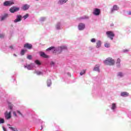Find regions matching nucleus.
Instances as JSON below:
<instances>
[{"instance_id": "51", "label": "nucleus", "mask_w": 131, "mask_h": 131, "mask_svg": "<svg viewBox=\"0 0 131 131\" xmlns=\"http://www.w3.org/2000/svg\"><path fill=\"white\" fill-rule=\"evenodd\" d=\"M35 1H36V2H38V1H39V0H35Z\"/></svg>"}, {"instance_id": "9", "label": "nucleus", "mask_w": 131, "mask_h": 131, "mask_svg": "<svg viewBox=\"0 0 131 131\" xmlns=\"http://www.w3.org/2000/svg\"><path fill=\"white\" fill-rule=\"evenodd\" d=\"M119 10V7L117 5H114L113 8L111 9L110 13L111 14H113L115 11H118Z\"/></svg>"}, {"instance_id": "18", "label": "nucleus", "mask_w": 131, "mask_h": 131, "mask_svg": "<svg viewBox=\"0 0 131 131\" xmlns=\"http://www.w3.org/2000/svg\"><path fill=\"white\" fill-rule=\"evenodd\" d=\"M120 96L121 97H128L129 96V94L126 92H123L121 93Z\"/></svg>"}, {"instance_id": "8", "label": "nucleus", "mask_w": 131, "mask_h": 131, "mask_svg": "<svg viewBox=\"0 0 131 131\" xmlns=\"http://www.w3.org/2000/svg\"><path fill=\"white\" fill-rule=\"evenodd\" d=\"M24 67L25 68H27L28 70H31L33 69V68L34 67V64L33 63H31L30 64H28L27 63L26 64V65L24 66Z\"/></svg>"}, {"instance_id": "35", "label": "nucleus", "mask_w": 131, "mask_h": 131, "mask_svg": "<svg viewBox=\"0 0 131 131\" xmlns=\"http://www.w3.org/2000/svg\"><path fill=\"white\" fill-rule=\"evenodd\" d=\"M24 54H25V50L24 49H22L20 52V55H21V56H23Z\"/></svg>"}, {"instance_id": "49", "label": "nucleus", "mask_w": 131, "mask_h": 131, "mask_svg": "<svg viewBox=\"0 0 131 131\" xmlns=\"http://www.w3.org/2000/svg\"><path fill=\"white\" fill-rule=\"evenodd\" d=\"M8 126H11V125H10L9 124H7Z\"/></svg>"}, {"instance_id": "31", "label": "nucleus", "mask_w": 131, "mask_h": 131, "mask_svg": "<svg viewBox=\"0 0 131 131\" xmlns=\"http://www.w3.org/2000/svg\"><path fill=\"white\" fill-rule=\"evenodd\" d=\"M5 123V119L0 118V124Z\"/></svg>"}, {"instance_id": "47", "label": "nucleus", "mask_w": 131, "mask_h": 131, "mask_svg": "<svg viewBox=\"0 0 131 131\" xmlns=\"http://www.w3.org/2000/svg\"><path fill=\"white\" fill-rule=\"evenodd\" d=\"M128 15H131V11H129V12H128Z\"/></svg>"}, {"instance_id": "46", "label": "nucleus", "mask_w": 131, "mask_h": 131, "mask_svg": "<svg viewBox=\"0 0 131 131\" xmlns=\"http://www.w3.org/2000/svg\"><path fill=\"white\" fill-rule=\"evenodd\" d=\"M67 75H68L69 76H71V74H70V73H67Z\"/></svg>"}, {"instance_id": "39", "label": "nucleus", "mask_w": 131, "mask_h": 131, "mask_svg": "<svg viewBox=\"0 0 131 131\" xmlns=\"http://www.w3.org/2000/svg\"><path fill=\"white\" fill-rule=\"evenodd\" d=\"M27 58L28 59V60H31L32 59V56L28 55L27 57Z\"/></svg>"}, {"instance_id": "1", "label": "nucleus", "mask_w": 131, "mask_h": 131, "mask_svg": "<svg viewBox=\"0 0 131 131\" xmlns=\"http://www.w3.org/2000/svg\"><path fill=\"white\" fill-rule=\"evenodd\" d=\"M105 65H108L109 66H113L115 64V61L112 58H107L105 60L103 61Z\"/></svg>"}, {"instance_id": "36", "label": "nucleus", "mask_w": 131, "mask_h": 131, "mask_svg": "<svg viewBox=\"0 0 131 131\" xmlns=\"http://www.w3.org/2000/svg\"><path fill=\"white\" fill-rule=\"evenodd\" d=\"M17 114H18L19 115H21V116L22 117H24V116H23V114H22V113H21V112L20 111H17Z\"/></svg>"}, {"instance_id": "32", "label": "nucleus", "mask_w": 131, "mask_h": 131, "mask_svg": "<svg viewBox=\"0 0 131 131\" xmlns=\"http://www.w3.org/2000/svg\"><path fill=\"white\" fill-rule=\"evenodd\" d=\"M35 64H36L37 65H41V63H40V61L38 60H36L35 61Z\"/></svg>"}, {"instance_id": "2", "label": "nucleus", "mask_w": 131, "mask_h": 131, "mask_svg": "<svg viewBox=\"0 0 131 131\" xmlns=\"http://www.w3.org/2000/svg\"><path fill=\"white\" fill-rule=\"evenodd\" d=\"M65 50H67V46H63L57 48L54 47V53H58V54H60L62 53V51Z\"/></svg>"}, {"instance_id": "44", "label": "nucleus", "mask_w": 131, "mask_h": 131, "mask_svg": "<svg viewBox=\"0 0 131 131\" xmlns=\"http://www.w3.org/2000/svg\"><path fill=\"white\" fill-rule=\"evenodd\" d=\"M2 127L4 131H7V128H6V127H5L4 126H3Z\"/></svg>"}, {"instance_id": "6", "label": "nucleus", "mask_w": 131, "mask_h": 131, "mask_svg": "<svg viewBox=\"0 0 131 131\" xmlns=\"http://www.w3.org/2000/svg\"><path fill=\"white\" fill-rule=\"evenodd\" d=\"M78 29L80 31L84 30V29H85V24L82 23H79L78 26Z\"/></svg>"}, {"instance_id": "43", "label": "nucleus", "mask_w": 131, "mask_h": 131, "mask_svg": "<svg viewBox=\"0 0 131 131\" xmlns=\"http://www.w3.org/2000/svg\"><path fill=\"white\" fill-rule=\"evenodd\" d=\"M0 37L1 38H4V35L3 34H0Z\"/></svg>"}, {"instance_id": "4", "label": "nucleus", "mask_w": 131, "mask_h": 131, "mask_svg": "<svg viewBox=\"0 0 131 131\" xmlns=\"http://www.w3.org/2000/svg\"><path fill=\"white\" fill-rule=\"evenodd\" d=\"M14 4H15V3L11 1H6L3 3L4 7H11Z\"/></svg>"}, {"instance_id": "48", "label": "nucleus", "mask_w": 131, "mask_h": 131, "mask_svg": "<svg viewBox=\"0 0 131 131\" xmlns=\"http://www.w3.org/2000/svg\"><path fill=\"white\" fill-rule=\"evenodd\" d=\"M13 56H14V57H17V55H16L15 54H13Z\"/></svg>"}, {"instance_id": "26", "label": "nucleus", "mask_w": 131, "mask_h": 131, "mask_svg": "<svg viewBox=\"0 0 131 131\" xmlns=\"http://www.w3.org/2000/svg\"><path fill=\"white\" fill-rule=\"evenodd\" d=\"M80 19H81V20H87L88 19H89V16L84 15L80 17Z\"/></svg>"}, {"instance_id": "29", "label": "nucleus", "mask_w": 131, "mask_h": 131, "mask_svg": "<svg viewBox=\"0 0 131 131\" xmlns=\"http://www.w3.org/2000/svg\"><path fill=\"white\" fill-rule=\"evenodd\" d=\"M45 20H47V17H40V19H39V21H40V22H44V21H45Z\"/></svg>"}, {"instance_id": "37", "label": "nucleus", "mask_w": 131, "mask_h": 131, "mask_svg": "<svg viewBox=\"0 0 131 131\" xmlns=\"http://www.w3.org/2000/svg\"><path fill=\"white\" fill-rule=\"evenodd\" d=\"M41 130H42V128L45 127V122H42L41 124Z\"/></svg>"}, {"instance_id": "5", "label": "nucleus", "mask_w": 131, "mask_h": 131, "mask_svg": "<svg viewBox=\"0 0 131 131\" xmlns=\"http://www.w3.org/2000/svg\"><path fill=\"white\" fill-rule=\"evenodd\" d=\"M20 11V7H17L16 6H12L9 9V12L12 13H16V12H19Z\"/></svg>"}, {"instance_id": "34", "label": "nucleus", "mask_w": 131, "mask_h": 131, "mask_svg": "<svg viewBox=\"0 0 131 131\" xmlns=\"http://www.w3.org/2000/svg\"><path fill=\"white\" fill-rule=\"evenodd\" d=\"M9 128H10V129H11L12 131H18L17 129L16 128L15 129V128L13 127H9Z\"/></svg>"}, {"instance_id": "52", "label": "nucleus", "mask_w": 131, "mask_h": 131, "mask_svg": "<svg viewBox=\"0 0 131 131\" xmlns=\"http://www.w3.org/2000/svg\"><path fill=\"white\" fill-rule=\"evenodd\" d=\"M10 109H12V107H10Z\"/></svg>"}, {"instance_id": "38", "label": "nucleus", "mask_w": 131, "mask_h": 131, "mask_svg": "<svg viewBox=\"0 0 131 131\" xmlns=\"http://www.w3.org/2000/svg\"><path fill=\"white\" fill-rule=\"evenodd\" d=\"M85 73V70H83L80 73V75L81 76L83 75V74H84Z\"/></svg>"}, {"instance_id": "24", "label": "nucleus", "mask_w": 131, "mask_h": 131, "mask_svg": "<svg viewBox=\"0 0 131 131\" xmlns=\"http://www.w3.org/2000/svg\"><path fill=\"white\" fill-rule=\"evenodd\" d=\"M34 73L36 74L37 75H42L43 73L42 72L39 71H36L35 70L34 71Z\"/></svg>"}, {"instance_id": "12", "label": "nucleus", "mask_w": 131, "mask_h": 131, "mask_svg": "<svg viewBox=\"0 0 131 131\" xmlns=\"http://www.w3.org/2000/svg\"><path fill=\"white\" fill-rule=\"evenodd\" d=\"M39 55L40 57H41L42 58H45V59L49 58V55L46 54V53L42 51H39Z\"/></svg>"}, {"instance_id": "7", "label": "nucleus", "mask_w": 131, "mask_h": 131, "mask_svg": "<svg viewBox=\"0 0 131 131\" xmlns=\"http://www.w3.org/2000/svg\"><path fill=\"white\" fill-rule=\"evenodd\" d=\"M56 30H61L63 28L62 23L60 21L57 22L55 26Z\"/></svg>"}, {"instance_id": "40", "label": "nucleus", "mask_w": 131, "mask_h": 131, "mask_svg": "<svg viewBox=\"0 0 131 131\" xmlns=\"http://www.w3.org/2000/svg\"><path fill=\"white\" fill-rule=\"evenodd\" d=\"M50 65L51 66H52V67H54V66H55V62L54 61H51L50 62Z\"/></svg>"}, {"instance_id": "30", "label": "nucleus", "mask_w": 131, "mask_h": 131, "mask_svg": "<svg viewBox=\"0 0 131 131\" xmlns=\"http://www.w3.org/2000/svg\"><path fill=\"white\" fill-rule=\"evenodd\" d=\"M28 17H29V14L27 13L25 15L22 16V18H24V20H26V19L28 18Z\"/></svg>"}, {"instance_id": "50", "label": "nucleus", "mask_w": 131, "mask_h": 131, "mask_svg": "<svg viewBox=\"0 0 131 131\" xmlns=\"http://www.w3.org/2000/svg\"><path fill=\"white\" fill-rule=\"evenodd\" d=\"M14 0H11L10 2H14Z\"/></svg>"}, {"instance_id": "22", "label": "nucleus", "mask_w": 131, "mask_h": 131, "mask_svg": "<svg viewBox=\"0 0 131 131\" xmlns=\"http://www.w3.org/2000/svg\"><path fill=\"white\" fill-rule=\"evenodd\" d=\"M94 71H97V72H100V68L99 65H96L93 69Z\"/></svg>"}, {"instance_id": "41", "label": "nucleus", "mask_w": 131, "mask_h": 131, "mask_svg": "<svg viewBox=\"0 0 131 131\" xmlns=\"http://www.w3.org/2000/svg\"><path fill=\"white\" fill-rule=\"evenodd\" d=\"M91 42H96V39H95V38H92L91 39Z\"/></svg>"}, {"instance_id": "3", "label": "nucleus", "mask_w": 131, "mask_h": 131, "mask_svg": "<svg viewBox=\"0 0 131 131\" xmlns=\"http://www.w3.org/2000/svg\"><path fill=\"white\" fill-rule=\"evenodd\" d=\"M106 35H107V37L108 38H110L111 40H113V38L114 37V36H115V34H114V33H113V31H107L106 32Z\"/></svg>"}, {"instance_id": "15", "label": "nucleus", "mask_w": 131, "mask_h": 131, "mask_svg": "<svg viewBox=\"0 0 131 131\" xmlns=\"http://www.w3.org/2000/svg\"><path fill=\"white\" fill-rule=\"evenodd\" d=\"M101 46H102V41H101V40H97L96 42V48L97 49H100V48L101 47Z\"/></svg>"}, {"instance_id": "21", "label": "nucleus", "mask_w": 131, "mask_h": 131, "mask_svg": "<svg viewBox=\"0 0 131 131\" xmlns=\"http://www.w3.org/2000/svg\"><path fill=\"white\" fill-rule=\"evenodd\" d=\"M67 2H68V0H59L58 4L59 5H64V4H66Z\"/></svg>"}, {"instance_id": "11", "label": "nucleus", "mask_w": 131, "mask_h": 131, "mask_svg": "<svg viewBox=\"0 0 131 131\" xmlns=\"http://www.w3.org/2000/svg\"><path fill=\"white\" fill-rule=\"evenodd\" d=\"M22 15H17L16 18L13 20L14 23H18V22H20V21H22Z\"/></svg>"}, {"instance_id": "28", "label": "nucleus", "mask_w": 131, "mask_h": 131, "mask_svg": "<svg viewBox=\"0 0 131 131\" xmlns=\"http://www.w3.org/2000/svg\"><path fill=\"white\" fill-rule=\"evenodd\" d=\"M9 50L11 51L12 52L15 50V48H14V46L13 45H11L9 46Z\"/></svg>"}, {"instance_id": "17", "label": "nucleus", "mask_w": 131, "mask_h": 131, "mask_svg": "<svg viewBox=\"0 0 131 131\" xmlns=\"http://www.w3.org/2000/svg\"><path fill=\"white\" fill-rule=\"evenodd\" d=\"M124 76V73H122V72H119L117 73V77L118 78H122Z\"/></svg>"}, {"instance_id": "20", "label": "nucleus", "mask_w": 131, "mask_h": 131, "mask_svg": "<svg viewBox=\"0 0 131 131\" xmlns=\"http://www.w3.org/2000/svg\"><path fill=\"white\" fill-rule=\"evenodd\" d=\"M121 61V60H120V58H118L117 59L116 67H117V68H120V66H121V64H120Z\"/></svg>"}, {"instance_id": "23", "label": "nucleus", "mask_w": 131, "mask_h": 131, "mask_svg": "<svg viewBox=\"0 0 131 131\" xmlns=\"http://www.w3.org/2000/svg\"><path fill=\"white\" fill-rule=\"evenodd\" d=\"M116 108V103H112L111 109L113 110V111H115V109Z\"/></svg>"}, {"instance_id": "16", "label": "nucleus", "mask_w": 131, "mask_h": 131, "mask_svg": "<svg viewBox=\"0 0 131 131\" xmlns=\"http://www.w3.org/2000/svg\"><path fill=\"white\" fill-rule=\"evenodd\" d=\"M24 48H26V49H28L29 50H31L32 49V45L29 44L28 43H26L24 45Z\"/></svg>"}, {"instance_id": "14", "label": "nucleus", "mask_w": 131, "mask_h": 131, "mask_svg": "<svg viewBox=\"0 0 131 131\" xmlns=\"http://www.w3.org/2000/svg\"><path fill=\"white\" fill-rule=\"evenodd\" d=\"M30 7V6L28 4H24L22 7L21 9L23 10V11H27L28 9Z\"/></svg>"}, {"instance_id": "25", "label": "nucleus", "mask_w": 131, "mask_h": 131, "mask_svg": "<svg viewBox=\"0 0 131 131\" xmlns=\"http://www.w3.org/2000/svg\"><path fill=\"white\" fill-rule=\"evenodd\" d=\"M54 50H55V47H51L49 48H48L46 51H52L53 53H54Z\"/></svg>"}, {"instance_id": "19", "label": "nucleus", "mask_w": 131, "mask_h": 131, "mask_svg": "<svg viewBox=\"0 0 131 131\" xmlns=\"http://www.w3.org/2000/svg\"><path fill=\"white\" fill-rule=\"evenodd\" d=\"M8 16H9V14H8L7 13L5 14L2 16L0 17V19H1L0 20L4 21V20H5V19H7V18H8Z\"/></svg>"}, {"instance_id": "10", "label": "nucleus", "mask_w": 131, "mask_h": 131, "mask_svg": "<svg viewBox=\"0 0 131 131\" xmlns=\"http://www.w3.org/2000/svg\"><path fill=\"white\" fill-rule=\"evenodd\" d=\"M4 116L5 119H7V120H8V119H11V118L12 117L11 112H9L8 113V111H6L4 114Z\"/></svg>"}, {"instance_id": "45", "label": "nucleus", "mask_w": 131, "mask_h": 131, "mask_svg": "<svg viewBox=\"0 0 131 131\" xmlns=\"http://www.w3.org/2000/svg\"><path fill=\"white\" fill-rule=\"evenodd\" d=\"M13 115H14V116H17V114H16V112H13Z\"/></svg>"}, {"instance_id": "27", "label": "nucleus", "mask_w": 131, "mask_h": 131, "mask_svg": "<svg viewBox=\"0 0 131 131\" xmlns=\"http://www.w3.org/2000/svg\"><path fill=\"white\" fill-rule=\"evenodd\" d=\"M51 85H52V80L51 79H48L47 80V86H50Z\"/></svg>"}, {"instance_id": "13", "label": "nucleus", "mask_w": 131, "mask_h": 131, "mask_svg": "<svg viewBox=\"0 0 131 131\" xmlns=\"http://www.w3.org/2000/svg\"><path fill=\"white\" fill-rule=\"evenodd\" d=\"M101 13V10L98 8H95L93 12V15L95 16H99Z\"/></svg>"}, {"instance_id": "33", "label": "nucleus", "mask_w": 131, "mask_h": 131, "mask_svg": "<svg viewBox=\"0 0 131 131\" xmlns=\"http://www.w3.org/2000/svg\"><path fill=\"white\" fill-rule=\"evenodd\" d=\"M104 47L105 48H110V43H104Z\"/></svg>"}, {"instance_id": "42", "label": "nucleus", "mask_w": 131, "mask_h": 131, "mask_svg": "<svg viewBox=\"0 0 131 131\" xmlns=\"http://www.w3.org/2000/svg\"><path fill=\"white\" fill-rule=\"evenodd\" d=\"M123 53H127V52H128V50H127V49L124 50L123 51Z\"/></svg>"}]
</instances>
